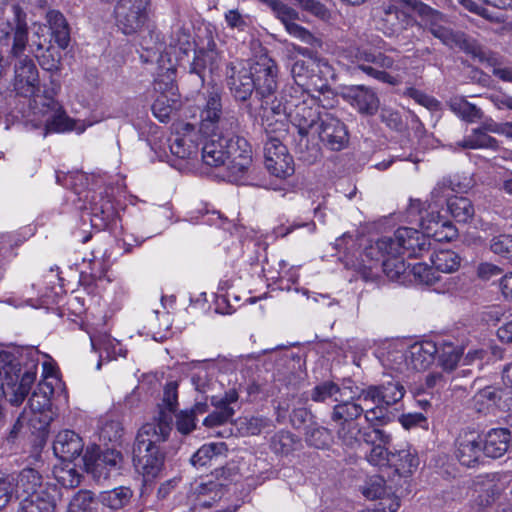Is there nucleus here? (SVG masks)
Listing matches in <instances>:
<instances>
[{"instance_id": "obj_58", "label": "nucleus", "mask_w": 512, "mask_h": 512, "mask_svg": "<svg viewBox=\"0 0 512 512\" xmlns=\"http://www.w3.org/2000/svg\"><path fill=\"white\" fill-rule=\"evenodd\" d=\"M413 275L422 283L426 285H433L439 281V276L436 274L435 268L429 267L425 263H417L412 267Z\"/></svg>"}, {"instance_id": "obj_4", "label": "nucleus", "mask_w": 512, "mask_h": 512, "mask_svg": "<svg viewBox=\"0 0 512 512\" xmlns=\"http://www.w3.org/2000/svg\"><path fill=\"white\" fill-rule=\"evenodd\" d=\"M360 389L355 386L349 388L347 399L343 397L335 404L330 412V420L334 423L335 433L338 441L342 446L347 448H356L360 445L362 433L366 429H362L358 423V419L366 413V410L358 399Z\"/></svg>"}, {"instance_id": "obj_2", "label": "nucleus", "mask_w": 512, "mask_h": 512, "mask_svg": "<svg viewBox=\"0 0 512 512\" xmlns=\"http://www.w3.org/2000/svg\"><path fill=\"white\" fill-rule=\"evenodd\" d=\"M170 435L169 418H162L159 424H144L138 431L133 446V463L146 482L159 477L165 456L158 444Z\"/></svg>"}, {"instance_id": "obj_52", "label": "nucleus", "mask_w": 512, "mask_h": 512, "mask_svg": "<svg viewBox=\"0 0 512 512\" xmlns=\"http://www.w3.org/2000/svg\"><path fill=\"white\" fill-rule=\"evenodd\" d=\"M381 267L385 275L391 280H398L407 270V266L401 255H387Z\"/></svg>"}, {"instance_id": "obj_51", "label": "nucleus", "mask_w": 512, "mask_h": 512, "mask_svg": "<svg viewBox=\"0 0 512 512\" xmlns=\"http://www.w3.org/2000/svg\"><path fill=\"white\" fill-rule=\"evenodd\" d=\"M54 475L57 482L65 488H75L80 484L81 475L69 464L56 467Z\"/></svg>"}, {"instance_id": "obj_30", "label": "nucleus", "mask_w": 512, "mask_h": 512, "mask_svg": "<svg viewBox=\"0 0 512 512\" xmlns=\"http://www.w3.org/2000/svg\"><path fill=\"white\" fill-rule=\"evenodd\" d=\"M83 447L82 438L72 430L59 432L53 442L54 454L67 462H71L80 456Z\"/></svg>"}, {"instance_id": "obj_1", "label": "nucleus", "mask_w": 512, "mask_h": 512, "mask_svg": "<svg viewBox=\"0 0 512 512\" xmlns=\"http://www.w3.org/2000/svg\"><path fill=\"white\" fill-rule=\"evenodd\" d=\"M201 144L203 163L210 167H224L231 182L241 179L251 165V146L243 137L222 139L202 136Z\"/></svg>"}, {"instance_id": "obj_64", "label": "nucleus", "mask_w": 512, "mask_h": 512, "mask_svg": "<svg viewBox=\"0 0 512 512\" xmlns=\"http://www.w3.org/2000/svg\"><path fill=\"white\" fill-rule=\"evenodd\" d=\"M503 272V269L490 262H481L476 268V274L479 279L489 281L494 277H498Z\"/></svg>"}, {"instance_id": "obj_47", "label": "nucleus", "mask_w": 512, "mask_h": 512, "mask_svg": "<svg viewBox=\"0 0 512 512\" xmlns=\"http://www.w3.org/2000/svg\"><path fill=\"white\" fill-rule=\"evenodd\" d=\"M306 441L310 446L317 449L328 448L332 442V435L329 429L322 426H310L306 431Z\"/></svg>"}, {"instance_id": "obj_55", "label": "nucleus", "mask_w": 512, "mask_h": 512, "mask_svg": "<svg viewBox=\"0 0 512 512\" xmlns=\"http://www.w3.org/2000/svg\"><path fill=\"white\" fill-rule=\"evenodd\" d=\"M296 440L292 433L280 431L272 437L271 448L277 454L287 455L294 450Z\"/></svg>"}, {"instance_id": "obj_5", "label": "nucleus", "mask_w": 512, "mask_h": 512, "mask_svg": "<svg viewBox=\"0 0 512 512\" xmlns=\"http://www.w3.org/2000/svg\"><path fill=\"white\" fill-rule=\"evenodd\" d=\"M404 5L411 6L421 17L426 30L449 48H459L467 53L477 54L480 50L477 43L461 31H454L449 26V18L438 10L419 0H399Z\"/></svg>"}, {"instance_id": "obj_56", "label": "nucleus", "mask_w": 512, "mask_h": 512, "mask_svg": "<svg viewBox=\"0 0 512 512\" xmlns=\"http://www.w3.org/2000/svg\"><path fill=\"white\" fill-rule=\"evenodd\" d=\"M363 494L366 498L371 500L383 499L385 496H388L389 492L386 488L384 478L381 476L371 477L363 489Z\"/></svg>"}, {"instance_id": "obj_39", "label": "nucleus", "mask_w": 512, "mask_h": 512, "mask_svg": "<svg viewBox=\"0 0 512 512\" xmlns=\"http://www.w3.org/2000/svg\"><path fill=\"white\" fill-rule=\"evenodd\" d=\"M458 145L464 149H492L499 148V142L496 138L485 133L481 128L472 129L471 133L466 136Z\"/></svg>"}, {"instance_id": "obj_24", "label": "nucleus", "mask_w": 512, "mask_h": 512, "mask_svg": "<svg viewBox=\"0 0 512 512\" xmlns=\"http://www.w3.org/2000/svg\"><path fill=\"white\" fill-rule=\"evenodd\" d=\"M238 399L239 394L235 389H230L223 396H211V405L215 410L204 419V426L213 428L232 421Z\"/></svg>"}, {"instance_id": "obj_15", "label": "nucleus", "mask_w": 512, "mask_h": 512, "mask_svg": "<svg viewBox=\"0 0 512 512\" xmlns=\"http://www.w3.org/2000/svg\"><path fill=\"white\" fill-rule=\"evenodd\" d=\"M390 239L393 255L407 254L408 257L417 258L428 251L431 245L423 232L409 227L398 228Z\"/></svg>"}, {"instance_id": "obj_40", "label": "nucleus", "mask_w": 512, "mask_h": 512, "mask_svg": "<svg viewBox=\"0 0 512 512\" xmlns=\"http://www.w3.org/2000/svg\"><path fill=\"white\" fill-rule=\"evenodd\" d=\"M451 216L460 223L471 221L475 215V209L470 199L466 197H452L447 201Z\"/></svg>"}, {"instance_id": "obj_23", "label": "nucleus", "mask_w": 512, "mask_h": 512, "mask_svg": "<svg viewBox=\"0 0 512 512\" xmlns=\"http://www.w3.org/2000/svg\"><path fill=\"white\" fill-rule=\"evenodd\" d=\"M255 91L262 98H269L277 89V66L267 57H260L252 63Z\"/></svg>"}, {"instance_id": "obj_38", "label": "nucleus", "mask_w": 512, "mask_h": 512, "mask_svg": "<svg viewBox=\"0 0 512 512\" xmlns=\"http://www.w3.org/2000/svg\"><path fill=\"white\" fill-rule=\"evenodd\" d=\"M450 110L464 121L473 123L483 118L482 110L462 96H454L448 101Z\"/></svg>"}, {"instance_id": "obj_20", "label": "nucleus", "mask_w": 512, "mask_h": 512, "mask_svg": "<svg viewBox=\"0 0 512 512\" xmlns=\"http://www.w3.org/2000/svg\"><path fill=\"white\" fill-rule=\"evenodd\" d=\"M455 447L457 459L467 467L474 466L484 455L483 438L475 430L461 431L456 438Z\"/></svg>"}, {"instance_id": "obj_34", "label": "nucleus", "mask_w": 512, "mask_h": 512, "mask_svg": "<svg viewBox=\"0 0 512 512\" xmlns=\"http://www.w3.org/2000/svg\"><path fill=\"white\" fill-rule=\"evenodd\" d=\"M512 394L511 389L499 386H486L480 389L474 396L476 405L480 406H497L499 408H509V395ZM478 411H482L483 407H478Z\"/></svg>"}, {"instance_id": "obj_43", "label": "nucleus", "mask_w": 512, "mask_h": 512, "mask_svg": "<svg viewBox=\"0 0 512 512\" xmlns=\"http://www.w3.org/2000/svg\"><path fill=\"white\" fill-rule=\"evenodd\" d=\"M227 451L225 443H210L200 447L191 457V463L195 467H203L210 463L213 458L222 455Z\"/></svg>"}, {"instance_id": "obj_50", "label": "nucleus", "mask_w": 512, "mask_h": 512, "mask_svg": "<svg viewBox=\"0 0 512 512\" xmlns=\"http://www.w3.org/2000/svg\"><path fill=\"white\" fill-rule=\"evenodd\" d=\"M444 218L439 213L431 212L426 217L421 219V228L426 239L433 238L435 241L440 242V233Z\"/></svg>"}, {"instance_id": "obj_44", "label": "nucleus", "mask_w": 512, "mask_h": 512, "mask_svg": "<svg viewBox=\"0 0 512 512\" xmlns=\"http://www.w3.org/2000/svg\"><path fill=\"white\" fill-rule=\"evenodd\" d=\"M55 501L49 494L34 495L33 498L22 499L18 512H54Z\"/></svg>"}, {"instance_id": "obj_22", "label": "nucleus", "mask_w": 512, "mask_h": 512, "mask_svg": "<svg viewBox=\"0 0 512 512\" xmlns=\"http://www.w3.org/2000/svg\"><path fill=\"white\" fill-rule=\"evenodd\" d=\"M19 60L15 64L14 89L25 97L40 96L36 94L39 91V76L36 65L33 60L27 56L17 57Z\"/></svg>"}, {"instance_id": "obj_42", "label": "nucleus", "mask_w": 512, "mask_h": 512, "mask_svg": "<svg viewBox=\"0 0 512 512\" xmlns=\"http://www.w3.org/2000/svg\"><path fill=\"white\" fill-rule=\"evenodd\" d=\"M462 349L453 343L443 342L438 345V362L439 365L446 371H452L456 368L461 356Z\"/></svg>"}, {"instance_id": "obj_26", "label": "nucleus", "mask_w": 512, "mask_h": 512, "mask_svg": "<svg viewBox=\"0 0 512 512\" xmlns=\"http://www.w3.org/2000/svg\"><path fill=\"white\" fill-rule=\"evenodd\" d=\"M384 2L380 10V23L384 33L394 35L401 32L410 22L408 14L403 10L408 5L400 3L399 0H388Z\"/></svg>"}, {"instance_id": "obj_9", "label": "nucleus", "mask_w": 512, "mask_h": 512, "mask_svg": "<svg viewBox=\"0 0 512 512\" xmlns=\"http://www.w3.org/2000/svg\"><path fill=\"white\" fill-rule=\"evenodd\" d=\"M291 75L299 90L322 91L328 87V78L333 76L331 65L322 58L297 59L291 67Z\"/></svg>"}, {"instance_id": "obj_27", "label": "nucleus", "mask_w": 512, "mask_h": 512, "mask_svg": "<svg viewBox=\"0 0 512 512\" xmlns=\"http://www.w3.org/2000/svg\"><path fill=\"white\" fill-rule=\"evenodd\" d=\"M84 460L87 469L91 471L95 477L106 479L109 477L112 470L120 467L122 455L114 449H106L93 458L87 451L84 455Z\"/></svg>"}, {"instance_id": "obj_12", "label": "nucleus", "mask_w": 512, "mask_h": 512, "mask_svg": "<svg viewBox=\"0 0 512 512\" xmlns=\"http://www.w3.org/2000/svg\"><path fill=\"white\" fill-rule=\"evenodd\" d=\"M226 84L231 96L237 102H246L255 91L252 63L236 59L226 64Z\"/></svg>"}, {"instance_id": "obj_10", "label": "nucleus", "mask_w": 512, "mask_h": 512, "mask_svg": "<svg viewBox=\"0 0 512 512\" xmlns=\"http://www.w3.org/2000/svg\"><path fill=\"white\" fill-rule=\"evenodd\" d=\"M52 84L51 90L44 91L42 96H36L33 99L34 113L45 117L44 136L51 132H66L75 128V122L66 115L59 102L53 98L60 86L53 81Z\"/></svg>"}, {"instance_id": "obj_8", "label": "nucleus", "mask_w": 512, "mask_h": 512, "mask_svg": "<svg viewBox=\"0 0 512 512\" xmlns=\"http://www.w3.org/2000/svg\"><path fill=\"white\" fill-rule=\"evenodd\" d=\"M405 393V387L395 378L360 389L358 399L375 404L374 407L366 410L365 420L371 426L381 424L385 418L386 410L402 400Z\"/></svg>"}, {"instance_id": "obj_13", "label": "nucleus", "mask_w": 512, "mask_h": 512, "mask_svg": "<svg viewBox=\"0 0 512 512\" xmlns=\"http://www.w3.org/2000/svg\"><path fill=\"white\" fill-rule=\"evenodd\" d=\"M150 0H119L114 13L117 27L126 35L140 31L149 18Z\"/></svg>"}, {"instance_id": "obj_7", "label": "nucleus", "mask_w": 512, "mask_h": 512, "mask_svg": "<svg viewBox=\"0 0 512 512\" xmlns=\"http://www.w3.org/2000/svg\"><path fill=\"white\" fill-rule=\"evenodd\" d=\"M26 357L29 361L24 371L20 362L13 361L0 369V395H4L14 406L24 401L36 379L38 353L34 349H28Z\"/></svg>"}, {"instance_id": "obj_3", "label": "nucleus", "mask_w": 512, "mask_h": 512, "mask_svg": "<svg viewBox=\"0 0 512 512\" xmlns=\"http://www.w3.org/2000/svg\"><path fill=\"white\" fill-rule=\"evenodd\" d=\"M294 93H289L290 97V122L297 129L298 138L296 141V151L301 158L306 161H313L318 156V148L309 146V137L320 122L317 99L304 90L291 88Z\"/></svg>"}, {"instance_id": "obj_48", "label": "nucleus", "mask_w": 512, "mask_h": 512, "mask_svg": "<svg viewBox=\"0 0 512 512\" xmlns=\"http://www.w3.org/2000/svg\"><path fill=\"white\" fill-rule=\"evenodd\" d=\"M131 497V491L128 488H117L106 491L101 494L102 503L114 510L125 506Z\"/></svg>"}, {"instance_id": "obj_35", "label": "nucleus", "mask_w": 512, "mask_h": 512, "mask_svg": "<svg viewBox=\"0 0 512 512\" xmlns=\"http://www.w3.org/2000/svg\"><path fill=\"white\" fill-rule=\"evenodd\" d=\"M178 384L175 381L168 382L164 387L162 403L158 405V414L152 421L146 424H159L162 418H169V428L172 430L173 414L178 406Z\"/></svg>"}, {"instance_id": "obj_45", "label": "nucleus", "mask_w": 512, "mask_h": 512, "mask_svg": "<svg viewBox=\"0 0 512 512\" xmlns=\"http://www.w3.org/2000/svg\"><path fill=\"white\" fill-rule=\"evenodd\" d=\"M177 103V95L158 94L152 104V112L161 122H165L176 109Z\"/></svg>"}, {"instance_id": "obj_16", "label": "nucleus", "mask_w": 512, "mask_h": 512, "mask_svg": "<svg viewBox=\"0 0 512 512\" xmlns=\"http://www.w3.org/2000/svg\"><path fill=\"white\" fill-rule=\"evenodd\" d=\"M293 90H285L280 99L274 98L269 101L268 98L261 104L262 109V125L267 132H275L277 130H285V125L290 118V97L289 93Z\"/></svg>"}, {"instance_id": "obj_29", "label": "nucleus", "mask_w": 512, "mask_h": 512, "mask_svg": "<svg viewBox=\"0 0 512 512\" xmlns=\"http://www.w3.org/2000/svg\"><path fill=\"white\" fill-rule=\"evenodd\" d=\"M14 494L17 499L33 498L34 495L48 494L43 489L42 476L33 468L23 469L14 483Z\"/></svg>"}, {"instance_id": "obj_11", "label": "nucleus", "mask_w": 512, "mask_h": 512, "mask_svg": "<svg viewBox=\"0 0 512 512\" xmlns=\"http://www.w3.org/2000/svg\"><path fill=\"white\" fill-rule=\"evenodd\" d=\"M351 57L356 65L355 69L367 76L389 85L398 84V79L385 71L394 65V60L390 56L367 47H357L351 51Z\"/></svg>"}, {"instance_id": "obj_25", "label": "nucleus", "mask_w": 512, "mask_h": 512, "mask_svg": "<svg viewBox=\"0 0 512 512\" xmlns=\"http://www.w3.org/2000/svg\"><path fill=\"white\" fill-rule=\"evenodd\" d=\"M342 97L359 113L365 115L376 114L380 105L376 92L364 85H352L344 88Z\"/></svg>"}, {"instance_id": "obj_17", "label": "nucleus", "mask_w": 512, "mask_h": 512, "mask_svg": "<svg viewBox=\"0 0 512 512\" xmlns=\"http://www.w3.org/2000/svg\"><path fill=\"white\" fill-rule=\"evenodd\" d=\"M264 164L270 174L286 178L294 173L293 159L286 146L277 138H270L264 146Z\"/></svg>"}, {"instance_id": "obj_28", "label": "nucleus", "mask_w": 512, "mask_h": 512, "mask_svg": "<svg viewBox=\"0 0 512 512\" xmlns=\"http://www.w3.org/2000/svg\"><path fill=\"white\" fill-rule=\"evenodd\" d=\"M438 345L433 341L412 344L407 350L410 371H425L435 361Z\"/></svg>"}, {"instance_id": "obj_32", "label": "nucleus", "mask_w": 512, "mask_h": 512, "mask_svg": "<svg viewBox=\"0 0 512 512\" xmlns=\"http://www.w3.org/2000/svg\"><path fill=\"white\" fill-rule=\"evenodd\" d=\"M419 466V457L411 445L395 448L390 455L389 468L402 477L412 475Z\"/></svg>"}, {"instance_id": "obj_62", "label": "nucleus", "mask_w": 512, "mask_h": 512, "mask_svg": "<svg viewBox=\"0 0 512 512\" xmlns=\"http://www.w3.org/2000/svg\"><path fill=\"white\" fill-rule=\"evenodd\" d=\"M190 34L184 29H177L170 38L169 45L177 48L180 52L186 53L192 46Z\"/></svg>"}, {"instance_id": "obj_60", "label": "nucleus", "mask_w": 512, "mask_h": 512, "mask_svg": "<svg viewBox=\"0 0 512 512\" xmlns=\"http://www.w3.org/2000/svg\"><path fill=\"white\" fill-rule=\"evenodd\" d=\"M210 58L211 55L208 52L199 50L195 52L194 59L190 65V73L196 74L202 83L204 82L205 71Z\"/></svg>"}, {"instance_id": "obj_21", "label": "nucleus", "mask_w": 512, "mask_h": 512, "mask_svg": "<svg viewBox=\"0 0 512 512\" xmlns=\"http://www.w3.org/2000/svg\"><path fill=\"white\" fill-rule=\"evenodd\" d=\"M361 440L372 445L370 452L366 455L367 461L379 468H389L392 451H388L387 446L391 443V435L384 430L373 428L365 430Z\"/></svg>"}, {"instance_id": "obj_61", "label": "nucleus", "mask_w": 512, "mask_h": 512, "mask_svg": "<svg viewBox=\"0 0 512 512\" xmlns=\"http://www.w3.org/2000/svg\"><path fill=\"white\" fill-rule=\"evenodd\" d=\"M14 477L10 475L0 476V509L4 508L14 494Z\"/></svg>"}, {"instance_id": "obj_59", "label": "nucleus", "mask_w": 512, "mask_h": 512, "mask_svg": "<svg viewBox=\"0 0 512 512\" xmlns=\"http://www.w3.org/2000/svg\"><path fill=\"white\" fill-rule=\"evenodd\" d=\"M175 417L179 433L188 435L196 428V417L189 410H182Z\"/></svg>"}, {"instance_id": "obj_41", "label": "nucleus", "mask_w": 512, "mask_h": 512, "mask_svg": "<svg viewBox=\"0 0 512 512\" xmlns=\"http://www.w3.org/2000/svg\"><path fill=\"white\" fill-rule=\"evenodd\" d=\"M431 263L436 272L453 273L460 267L461 258L452 250H439L432 254Z\"/></svg>"}, {"instance_id": "obj_57", "label": "nucleus", "mask_w": 512, "mask_h": 512, "mask_svg": "<svg viewBox=\"0 0 512 512\" xmlns=\"http://www.w3.org/2000/svg\"><path fill=\"white\" fill-rule=\"evenodd\" d=\"M242 428L249 435H258L263 430L271 427V421L263 416H252L241 422Z\"/></svg>"}, {"instance_id": "obj_37", "label": "nucleus", "mask_w": 512, "mask_h": 512, "mask_svg": "<svg viewBox=\"0 0 512 512\" xmlns=\"http://www.w3.org/2000/svg\"><path fill=\"white\" fill-rule=\"evenodd\" d=\"M46 21L56 44L61 49H66L70 42V29L64 15L58 10H49Z\"/></svg>"}, {"instance_id": "obj_63", "label": "nucleus", "mask_w": 512, "mask_h": 512, "mask_svg": "<svg viewBox=\"0 0 512 512\" xmlns=\"http://www.w3.org/2000/svg\"><path fill=\"white\" fill-rule=\"evenodd\" d=\"M295 2L305 11L310 12L320 19L329 17L328 9L317 0H295Z\"/></svg>"}, {"instance_id": "obj_36", "label": "nucleus", "mask_w": 512, "mask_h": 512, "mask_svg": "<svg viewBox=\"0 0 512 512\" xmlns=\"http://www.w3.org/2000/svg\"><path fill=\"white\" fill-rule=\"evenodd\" d=\"M352 386H339L337 383L327 380L314 386L310 392V398L316 403H338L347 396V391Z\"/></svg>"}, {"instance_id": "obj_19", "label": "nucleus", "mask_w": 512, "mask_h": 512, "mask_svg": "<svg viewBox=\"0 0 512 512\" xmlns=\"http://www.w3.org/2000/svg\"><path fill=\"white\" fill-rule=\"evenodd\" d=\"M12 11L15 25L13 26L10 22L1 24L0 39L7 40L13 34V45L10 54L12 57H20L24 55L28 43L26 13L19 5H13Z\"/></svg>"}, {"instance_id": "obj_31", "label": "nucleus", "mask_w": 512, "mask_h": 512, "mask_svg": "<svg viewBox=\"0 0 512 512\" xmlns=\"http://www.w3.org/2000/svg\"><path fill=\"white\" fill-rule=\"evenodd\" d=\"M184 130L182 135L176 136L171 142L170 151L180 159H197L200 153L198 140H202V137L194 132L191 124H185Z\"/></svg>"}, {"instance_id": "obj_46", "label": "nucleus", "mask_w": 512, "mask_h": 512, "mask_svg": "<svg viewBox=\"0 0 512 512\" xmlns=\"http://www.w3.org/2000/svg\"><path fill=\"white\" fill-rule=\"evenodd\" d=\"M391 245L393 244L390 237H382L365 249L364 257L374 261L375 264L382 263L384 259H387V255H393Z\"/></svg>"}, {"instance_id": "obj_53", "label": "nucleus", "mask_w": 512, "mask_h": 512, "mask_svg": "<svg viewBox=\"0 0 512 512\" xmlns=\"http://www.w3.org/2000/svg\"><path fill=\"white\" fill-rule=\"evenodd\" d=\"M385 365L390 369L404 373L410 371L407 351L399 349L389 350L384 358Z\"/></svg>"}, {"instance_id": "obj_49", "label": "nucleus", "mask_w": 512, "mask_h": 512, "mask_svg": "<svg viewBox=\"0 0 512 512\" xmlns=\"http://www.w3.org/2000/svg\"><path fill=\"white\" fill-rule=\"evenodd\" d=\"M175 69L166 68L159 73L154 81V91L157 94L177 95L175 86Z\"/></svg>"}, {"instance_id": "obj_14", "label": "nucleus", "mask_w": 512, "mask_h": 512, "mask_svg": "<svg viewBox=\"0 0 512 512\" xmlns=\"http://www.w3.org/2000/svg\"><path fill=\"white\" fill-rule=\"evenodd\" d=\"M267 4L273 11L275 17L284 25L287 33L294 38L299 39L305 44L320 47L322 42L314 36L308 29L299 25L300 15L294 8L288 6L280 0H260Z\"/></svg>"}, {"instance_id": "obj_18", "label": "nucleus", "mask_w": 512, "mask_h": 512, "mask_svg": "<svg viewBox=\"0 0 512 512\" xmlns=\"http://www.w3.org/2000/svg\"><path fill=\"white\" fill-rule=\"evenodd\" d=\"M316 134L328 148L334 151L343 149L349 140L345 124L330 113H324L320 117L317 130H314L311 136Z\"/></svg>"}, {"instance_id": "obj_54", "label": "nucleus", "mask_w": 512, "mask_h": 512, "mask_svg": "<svg viewBox=\"0 0 512 512\" xmlns=\"http://www.w3.org/2000/svg\"><path fill=\"white\" fill-rule=\"evenodd\" d=\"M191 382L195 389L202 394L213 391L216 386V381L209 374L208 370L202 367L192 373Z\"/></svg>"}, {"instance_id": "obj_6", "label": "nucleus", "mask_w": 512, "mask_h": 512, "mask_svg": "<svg viewBox=\"0 0 512 512\" xmlns=\"http://www.w3.org/2000/svg\"><path fill=\"white\" fill-rule=\"evenodd\" d=\"M238 128L237 117L223 110L221 89L217 87L209 89L205 94V103L200 112L199 131L206 137L227 139L236 137Z\"/></svg>"}, {"instance_id": "obj_33", "label": "nucleus", "mask_w": 512, "mask_h": 512, "mask_svg": "<svg viewBox=\"0 0 512 512\" xmlns=\"http://www.w3.org/2000/svg\"><path fill=\"white\" fill-rule=\"evenodd\" d=\"M512 443L511 432L506 428H493L483 439L484 455L490 458H500Z\"/></svg>"}]
</instances>
